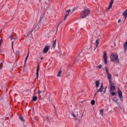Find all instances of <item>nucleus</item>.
<instances>
[{"instance_id":"obj_1","label":"nucleus","mask_w":127,"mask_h":127,"mask_svg":"<svg viewBox=\"0 0 127 127\" xmlns=\"http://www.w3.org/2000/svg\"><path fill=\"white\" fill-rule=\"evenodd\" d=\"M90 14V9L87 8V7H85L83 9V10L81 13V18H85L87 17L88 15Z\"/></svg>"},{"instance_id":"obj_2","label":"nucleus","mask_w":127,"mask_h":127,"mask_svg":"<svg viewBox=\"0 0 127 127\" xmlns=\"http://www.w3.org/2000/svg\"><path fill=\"white\" fill-rule=\"evenodd\" d=\"M46 24V19H41L40 22L38 23L36 27H35V30H38L43 25Z\"/></svg>"},{"instance_id":"obj_3","label":"nucleus","mask_w":127,"mask_h":127,"mask_svg":"<svg viewBox=\"0 0 127 127\" xmlns=\"http://www.w3.org/2000/svg\"><path fill=\"white\" fill-rule=\"evenodd\" d=\"M84 56V54L83 53V52H80L76 58L75 59V62L76 63H80V62H82V60H80L82 57Z\"/></svg>"},{"instance_id":"obj_4","label":"nucleus","mask_w":127,"mask_h":127,"mask_svg":"<svg viewBox=\"0 0 127 127\" xmlns=\"http://www.w3.org/2000/svg\"><path fill=\"white\" fill-rule=\"evenodd\" d=\"M110 58L111 60H114L115 62L119 63V56L117 54H112Z\"/></svg>"},{"instance_id":"obj_5","label":"nucleus","mask_w":127,"mask_h":127,"mask_svg":"<svg viewBox=\"0 0 127 127\" xmlns=\"http://www.w3.org/2000/svg\"><path fill=\"white\" fill-rule=\"evenodd\" d=\"M103 59L104 60V64L107 65L108 64V57H107V53L105 51L103 53Z\"/></svg>"},{"instance_id":"obj_6","label":"nucleus","mask_w":127,"mask_h":127,"mask_svg":"<svg viewBox=\"0 0 127 127\" xmlns=\"http://www.w3.org/2000/svg\"><path fill=\"white\" fill-rule=\"evenodd\" d=\"M105 68L106 73L107 74L108 78L110 81H111V80H112V75L110 74V72L109 71V69H108V67H105Z\"/></svg>"},{"instance_id":"obj_7","label":"nucleus","mask_w":127,"mask_h":127,"mask_svg":"<svg viewBox=\"0 0 127 127\" xmlns=\"http://www.w3.org/2000/svg\"><path fill=\"white\" fill-rule=\"evenodd\" d=\"M118 95L119 98H120L121 101L123 102V101H124V98L123 97V92H122V91H121L120 89L118 90Z\"/></svg>"},{"instance_id":"obj_8","label":"nucleus","mask_w":127,"mask_h":127,"mask_svg":"<svg viewBox=\"0 0 127 127\" xmlns=\"http://www.w3.org/2000/svg\"><path fill=\"white\" fill-rule=\"evenodd\" d=\"M113 3H114V0H111L107 9H111V8H112V6H113Z\"/></svg>"},{"instance_id":"obj_9","label":"nucleus","mask_w":127,"mask_h":127,"mask_svg":"<svg viewBox=\"0 0 127 127\" xmlns=\"http://www.w3.org/2000/svg\"><path fill=\"white\" fill-rule=\"evenodd\" d=\"M48 50H49V47L48 46H47L44 47L43 52H44V53H47Z\"/></svg>"},{"instance_id":"obj_10","label":"nucleus","mask_w":127,"mask_h":127,"mask_svg":"<svg viewBox=\"0 0 127 127\" xmlns=\"http://www.w3.org/2000/svg\"><path fill=\"white\" fill-rule=\"evenodd\" d=\"M39 76V66L38 65L37 68V71H36V78L38 79V77Z\"/></svg>"},{"instance_id":"obj_11","label":"nucleus","mask_w":127,"mask_h":127,"mask_svg":"<svg viewBox=\"0 0 127 127\" xmlns=\"http://www.w3.org/2000/svg\"><path fill=\"white\" fill-rule=\"evenodd\" d=\"M116 90V87L114 85H111L110 87V92H114Z\"/></svg>"},{"instance_id":"obj_12","label":"nucleus","mask_w":127,"mask_h":127,"mask_svg":"<svg viewBox=\"0 0 127 127\" xmlns=\"http://www.w3.org/2000/svg\"><path fill=\"white\" fill-rule=\"evenodd\" d=\"M99 86H100V81L99 80H97L95 82V87L96 89H98V87H99Z\"/></svg>"},{"instance_id":"obj_13","label":"nucleus","mask_w":127,"mask_h":127,"mask_svg":"<svg viewBox=\"0 0 127 127\" xmlns=\"http://www.w3.org/2000/svg\"><path fill=\"white\" fill-rule=\"evenodd\" d=\"M123 15L124 16V17H125V19L127 18V9L123 13Z\"/></svg>"},{"instance_id":"obj_14","label":"nucleus","mask_w":127,"mask_h":127,"mask_svg":"<svg viewBox=\"0 0 127 127\" xmlns=\"http://www.w3.org/2000/svg\"><path fill=\"white\" fill-rule=\"evenodd\" d=\"M66 13H67V14H66L65 15V16L64 18V20L66 19V18H67V17H68V15H69V12H70V9L67 10L66 11Z\"/></svg>"},{"instance_id":"obj_15","label":"nucleus","mask_w":127,"mask_h":127,"mask_svg":"<svg viewBox=\"0 0 127 127\" xmlns=\"http://www.w3.org/2000/svg\"><path fill=\"white\" fill-rule=\"evenodd\" d=\"M99 42H100V39H98L97 40H96L95 46H96V47H98V46H99Z\"/></svg>"},{"instance_id":"obj_16","label":"nucleus","mask_w":127,"mask_h":127,"mask_svg":"<svg viewBox=\"0 0 127 127\" xmlns=\"http://www.w3.org/2000/svg\"><path fill=\"white\" fill-rule=\"evenodd\" d=\"M103 90H104V86L102 84L100 87L99 91L100 93H102V92H103Z\"/></svg>"},{"instance_id":"obj_17","label":"nucleus","mask_w":127,"mask_h":127,"mask_svg":"<svg viewBox=\"0 0 127 127\" xmlns=\"http://www.w3.org/2000/svg\"><path fill=\"white\" fill-rule=\"evenodd\" d=\"M33 102H36L37 101V96H33L32 98Z\"/></svg>"},{"instance_id":"obj_18","label":"nucleus","mask_w":127,"mask_h":127,"mask_svg":"<svg viewBox=\"0 0 127 127\" xmlns=\"http://www.w3.org/2000/svg\"><path fill=\"white\" fill-rule=\"evenodd\" d=\"M55 47H56V40H55L54 41V43H53V48H55Z\"/></svg>"},{"instance_id":"obj_19","label":"nucleus","mask_w":127,"mask_h":127,"mask_svg":"<svg viewBox=\"0 0 127 127\" xmlns=\"http://www.w3.org/2000/svg\"><path fill=\"white\" fill-rule=\"evenodd\" d=\"M29 56V52L28 53L25 59V62H27V60L28 59Z\"/></svg>"},{"instance_id":"obj_20","label":"nucleus","mask_w":127,"mask_h":127,"mask_svg":"<svg viewBox=\"0 0 127 127\" xmlns=\"http://www.w3.org/2000/svg\"><path fill=\"white\" fill-rule=\"evenodd\" d=\"M19 118L20 121H21V122H24V119H23V117H22V116H20Z\"/></svg>"},{"instance_id":"obj_21","label":"nucleus","mask_w":127,"mask_h":127,"mask_svg":"<svg viewBox=\"0 0 127 127\" xmlns=\"http://www.w3.org/2000/svg\"><path fill=\"white\" fill-rule=\"evenodd\" d=\"M61 73H62V71L60 70L58 72V74L57 75L58 77H61Z\"/></svg>"},{"instance_id":"obj_22","label":"nucleus","mask_w":127,"mask_h":127,"mask_svg":"<svg viewBox=\"0 0 127 127\" xmlns=\"http://www.w3.org/2000/svg\"><path fill=\"white\" fill-rule=\"evenodd\" d=\"M43 91L38 90L37 92V94H38V95H40V94H41V93H43Z\"/></svg>"},{"instance_id":"obj_23","label":"nucleus","mask_w":127,"mask_h":127,"mask_svg":"<svg viewBox=\"0 0 127 127\" xmlns=\"http://www.w3.org/2000/svg\"><path fill=\"white\" fill-rule=\"evenodd\" d=\"M103 113H104V110H100V114L101 116H103Z\"/></svg>"},{"instance_id":"obj_24","label":"nucleus","mask_w":127,"mask_h":127,"mask_svg":"<svg viewBox=\"0 0 127 127\" xmlns=\"http://www.w3.org/2000/svg\"><path fill=\"white\" fill-rule=\"evenodd\" d=\"M99 92H100V89L97 90V91L95 93L94 97H96V95L97 94H98V93H99Z\"/></svg>"},{"instance_id":"obj_25","label":"nucleus","mask_w":127,"mask_h":127,"mask_svg":"<svg viewBox=\"0 0 127 127\" xmlns=\"http://www.w3.org/2000/svg\"><path fill=\"white\" fill-rule=\"evenodd\" d=\"M31 32H32V31L30 32H29L27 35H26V37H29L30 34H31Z\"/></svg>"},{"instance_id":"obj_26","label":"nucleus","mask_w":127,"mask_h":127,"mask_svg":"<svg viewBox=\"0 0 127 127\" xmlns=\"http://www.w3.org/2000/svg\"><path fill=\"white\" fill-rule=\"evenodd\" d=\"M91 105H95V100H92L91 101Z\"/></svg>"},{"instance_id":"obj_27","label":"nucleus","mask_w":127,"mask_h":127,"mask_svg":"<svg viewBox=\"0 0 127 127\" xmlns=\"http://www.w3.org/2000/svg\"><path fill=\"white\" fill-rule=\"evenodd\" d=\"M71 115L73 117V118L75 119V120H77V118H76V115L74 114H72Z\"/></svg>"},{"instance_id":"obj_28","label":"nucleus","mask_w":127,"mask_h":127,"mask_svg":"<svg viewBox=\"0 0 127 127\" xmlns=\"http://www.w3.org/2000/svg\"><path fill=\"white\" fill-rule=\"evenodd\" d=\"M102 67H103V66H102V64H100V65L98 66V68H99V69H102Z\"/></svg>"},{"instance_id":"obj_29","label":"nucleus","mask_w":127,"mask_h":127,"mask_svg":"<svg viewBox=\"0 0 127 127\" xmlns=\"http://www.w3.org/2000/svg\"><path fill=\"white\" fill-rule=\"evenodd\" d=\"M9 38L11 39V40H12L13 39V36H12V35H11L9 36Z\"/></svg>"},{"instance_id":"obj_30","label":"nucleus","mask_w":127,"mask_h":127,"mask_svg":"<svg viewBox=\"0 0 127 127\" xmlns=\"http://www.w3.org/2000/svg\"><path fill=\"white\" fill-rule=\"evenodd\" d=\"M3 63V62L2 63H1L0 64V69H1L2 68V64Z\"/></svg>"},{"instance_id":"obj_31","label":"nucleus","mask_w":127,"mask_h":127,"mask_svg":"<svg viewBox=\"0 0 127 127\" xmlns=\"http://www.w3.org/2000/svg\"><path fill=\"white\" fill-rule=\"evenodd\" d=\"M112 96H115L116 95V92H111Z\"/></svg>"},{"instance_id":"obj_32","label":"nucleus","mask_w":127,"mask_h":127,"mask_svg":"<svg viewBox=\"0 0 127 127\" xmlns=\"http://www.w3.org/2000/svg\"><path fill=\"white\" fill-rule=\"evenodd\" d=\"M13 42H12V47L13 46Z\"/></svg>"},{"instance_id":"obj_33","label":"nucleus","mask_w":127,"mask_h":127,"mask_svg":"<svg viewBox=\"0 0 127 127\" xmlns=\"http://www.w3.org/2000/svg\"><path fill=\"white\" fill-rule=\"evenodd\" d=\"M41 60H43V58H41Z\"/></svg>"},{"instance_id":"obj_34","label":"nucleus","mask_w":127,"mask_h":127,"mask_svg":"<svg viewBox=\"0 0 127 127\" xmlns=\"http://www.w3.org/2000/svg\"><path fill=\"white\" fill-rule=\"evenodd\" d=\"M121 22V20H119L118 22Z\"/></svg>"},{"instance_id":"obj_35","label":"nucleus","mask_w":127,"mask_h":127,"mask_svg":"<svg viewBox=\"0 0 127 127\" xmlns=\"http://www.w3.org/2000/svg\"><path fill=\"white\" fill-rule=\"evenodd\" d=\"M60 25V23H59V24L58 25V26H59Z\"/></svg>"},{"instance_id":"obj_36","label":"nucleus","mask_w":127,"mask_h":127,"mask_svg":"<svg viewBox=\"0 0 127 127\" xmlns=\"http://www.w3.org/2000/svg\"><path fill=\"white\" fill-rule=\"evenodd\" d=\"M105 92H106V90H105V91H104V93H105Z\"/></svg>"},{"instance_id":"obj_37","label":"nucleus","mask_w":127,"mask_h":127,"mask_svg":"<svg viewBox=\"0 0 127 127\" xmlns=\"http://www.w3.org/2000/svg\"><path fill=\"white\" fill-rule=\"evenodd\" d=\"M94 50H96V49H94Z\"/></svg>"}]
</instances>
